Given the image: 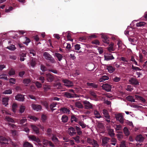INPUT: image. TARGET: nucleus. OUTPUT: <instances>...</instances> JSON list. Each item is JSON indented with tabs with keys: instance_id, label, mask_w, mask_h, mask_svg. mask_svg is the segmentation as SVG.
Listing matches in <instances>:
<instances>
[{
	"instance_id": "obj_56",
	"label": "nucleus",
	"mask_w": 147,
	"mask_h": 147,
	"mask_svg": "<svg viewBox=\"0 0 147 147\" xmlns=\"http://www.w3.org/2000/svg\"><path fill=\"white\" fill-rule=\"evenodd\" d=\"M35 84L36 86L38 88H40L41 87L42 85L38 81L36 82H35Z\"/></svg>"
},
{
	"instance_id": "obj_45",
	"label": "nucleus",
	"mask_w": 147,
	"mask_h": 147,
	"mask_svg": "<svg viewBox=\"0 0 147 147\" xmlns=\"http://www.w3.org/2000/svg\"><path fill=\"white\" fill-rule=\"evenodd\" d=\"M103 114L105 115L106 117L108 119H110L109 117L108 116V113H107V111L106 110L104 109L103 111Z\"/></svg>"
},
{
	"instance_id": "obj_55",
	"label": "nucleus",
	"mask_w": 147,
	"mask_h": 147,
	"mask_svg": "<svg viewBox=\"0 0 147 147\" xmlns=\"http://www.w3.org/2000/svg\"><path fill=\"white\" fill-rule=\"evenodd\" d=\"M17 106V105L15 103H13L12 106V110L14 112H16V109Z\"/></svg>"
},
{
	"instance_id": "obj_17",
	"label": "nucleus",
	"mask_w": 147,
	"mask_h": 147,
	"mask_svg": "<svg viewBox=\"0 0 147 147\" xmlns=\"http://www.w3.org/2000/svg\"><path fill=\"white\" fill-rule=\"evenodd\" d=\"M144 139V138L141 135L137 136L136 138V140L137 141L140 142H142Z\"/></svg>"
},
{
	"instance_id": "obj_64",
	"label": "nucleus",
	"mask_w": 147,
	"mask_h": 147,
	"mask_svg": "<svg viewBox=\"0 0 147 147\" xmlns=\"http://www.w3.org/2000/svg\"><path fill=\"white\" fill-rule=\"evenodd\" d=\"M120 147H127L124 141H123L121 143Z\"/></svg>"
},
{
	"instance_id": "obj_24",
	"label": "nucleus",
	"mask_w": 147,
	"mask_h": 147,
	"mask_svg": "<svg viewBox=\"0 0 147 147\" xmlns=\"http://www.w3.org/2000/svg\"><path fill=\"white\" fill-rule=\"evenodd\" d=\"M9 99V98L8 97L3 98L2 100L3 104L4 105H5V106H6L7 105H8Z\"/></svg>"
},
{
	"instance_id": "obj_2",
	"label": "nucleus",
	"mask_w": 147,
	"mask_h": 147,
	"mask_svg": "<svg viewBox=\"0 0 147 147\" xmlns=\"http://www.w3.org/2000/svg\"><path fill=\"white\" fill-rule=\"evenodd\" d=\"M43 56L46 59L49 61L51 63H56V61L54 58L48 52H44L43 53Z\"/></svg>"
},
{
	"instance_id": "obj_34",
	"label": "nucleus",
	"mask_w": 147,
	"mask_h": 147,
	"mask_svg": "<svg viewBox=\"0 0 147 147\" xmlns=\"http://www.w3.org/2000/svg\"><path fill=\"white\" fill-rule=\"evenodd\" d=\"M126 99L128 101L131 102H135V100L132 96H129L126 97Z\"/></svg>"
},
{
	"instance_id": "obj_23",
	"label": "nucleus",
	"mask_w": 147,
	"mask_h": 147,
	"mask_svg": "<svg viewBox=\"0 0 147 147\" xmlns=\"http://www.w3.org/2000/svg\"><path fill=\"white\" fill-rule=\"evenodd\" d=\"M43 86L44 91L45 92H47L51 89V86L47 84L43 85Z\"/></svg>"
},
{
	"instance_id": "obj_15",
	"label": "nucleus",
	"mask_w": 147,
	"mask_h": 147,
	"mask_svg": "<svg viewBox=\"0 0 147 147\" xmlns=\"http://www.w3.org/2000/svg\"><path fill=\"white\" fill-rule=\"evenodd\" d=\"M108 55L105 56V59L107 61H109L110 60L113 59H114V58L111 54L109 53H108Z\"/></svg>"
},
{
	"instance_id": "obj_30",
	"label": "nucleus",
	"mask_w": 147,
	"mask_h": 147,
	"mask_svg": "<svg viewBox=\"0 0 147 147\" xmlns=\"http://www.w3.org/2000/svg\"><path fill=\"white\" fill-rule=\"evenodd\" d=\"M94 114L95 116V117L97 118H100L102 117V116L100 114L99 112L96 110H95L94 111Z\"/></svg>"
},
{
	"instance_id": "obj_57",
	"label": "nucleus",
	"mask_w": 147,
	"mask_h": 147,
	"mask_svg": "<svg viewBox=\"0 0 147 147\" xmlns=\"http://www.w3.org/2000/svg\"><path fill=\"white\" fill-rule=\"evenodd\" d=\"M92 43L96 45H99V42L97 40H95L92 41Z\"/></svg>"
},
{
	"instance_id": "obj_31",
	"label": "nucleus",
	"mask_w": 147,
	"mask_h": 147,
	"mask_svg": "<svg viewBox=\"0 0 147 147\" xmlns=\"http://www.w3.org/2000/svg\"><path fill=\"white\" fill-rule=\"evenodd\" d=\"M109 79V77L107 76H103L101 78L99 79V81L100 82H101L104 81L106 80H107Z\"/></svg>"
},
{
	"instance_id": "obj_14",
	"label": "nucleus",
	"mask_w": 147,
	"mask_h": 147,
	"mask_svg": "<svg viewBox=\"0 0 147 147\" xmlns=\"http://www.w3.org/2000/svg\"><path fill=\"white\" fill-rule=\"evenodd\" d=\"M110 140L109 138L106 137L102 138V146H105L106 144L108 143Z\"/></svg>"
},
{
	"instance_id": "obj_27",
	"label": "nucleus",
	"mask_w": 147,
	"mask_h": 147,
	"mask_svg": "<svg viewBox=\"0 0 147 147\" xmlns=\"http://www.w3.org/2000/svg\"><path fill=\"white\" fill-rule=\"evenodd\" d=\"M86 84L88 86H91L94 88H97L98 86L97 84H95L94 83L87 82Z\"/></svg>"
},
{
	"instance_id": "obj_46",
	"label": "nucleus",
	"mask_w": 147,
	"mask_h": 147,
	"mask_svg": "<svg viewBox=\"0 0 147 147\" xmlns=\"http://www.w3.org/2000/svg\"><path fill=\"white\" fill-rule=\"evenodd\" d=\"M47 119V116L46 115L43 114L41 116V120L43 122H45Z\"/></svg>"
},
{
	"instance_id": "obj_54",
	"label": "nucleus",
	"mask_w": 147,
	"mask_h": 147,
	"mask_svg": "<svg viewBox=\"0 0 147 147\" xmlns=\"http://www.w3.org/2000/svg\"><path fill=\"white\" fill-rule=\"evenodd\" d=\"M79 125L82 126L83 128H84L86 127V125L83 123V122L80 121L78 123Z\"/></svg>"
},
{
	"instance_id": "obj_40",
	"label": "nucleus",
	"mask_w": 147,
	"mask_h": 147,
	"mask_svg": "<svg viewBox=\"0 0 147 147\" xmlns=\"http://www.w3.org/2000/svg\"><path fill=\"white\" fill-rule=\"evenodd\" d=\"M146 24V23L144 22H141L139 23H137L136 24L137 27H141L144 26Z\"/></svg>"
},
{
	"instance_id": "obj_59",
	"label": "nucleus",
	"mask_w": 147,
	"mask_h": 147,
	"mask_svg": "<svg viewBox=\"0 0 147 147\" xmlns=\"http://www.w3.org/2000/svg\"><path fill=\"white\" fill-rule=\"evenodd\" d=\"M92 144L95 147H96L98 146L97 142L95 140H93V142Z\"/></svg>"
},
{
	"instance_id": "obj_38",
	"label": "nucleus",
	"mask_w": 147,
	"mask_h": 147,
	"mask_svg": "<svg viewBox=\"0 0 147 147\" xmlns=\"http://www.w3.org/2000/svg\"><path fill=\"white\" fill-rule=\"evenodd\" d=\"M43 105L45 107V108L48 111H50L49 107V104L46 101H44L42 103Z\"/></svg>"
},
{
	"instance_id": "obj_32",
	"label": "nucleus",
	"mask_w": 147,
	"mask_h": 147,
	"mask_svg": "<svg viewBox=\"0 0 147 147\" xmlns=\"http://www.w3.org/2000/svg\"><path fill=\"white\" fill-rule=\"evenodd\" d=\"M68 119V117L66 115H63L61 118L62 122L63 123H66L67 122Z\"/></svg>"
},
{
	"instance_id": "obj_19",
	"label": "nucleus",
	"mask_w": 147,
	"mask_h": 147,
	"mask_svg": "<svg viewBox=\"0 0 147 147\" xmlns=\"http://www.w3.org/2000/svg\"><path fill=\"white\" fill-rule=\"evenodd\" d=\"M31 127L36 134L37 135L39 134V129L38 128L34 125H31Z\"/></svg>"
},
{
	"instance_id": "obj_43",
	"label": "nucleus",
	"mask_w": 147,
	"mask_h": 147,
	"mask_svg": "<svg viewBox=\"0 0 147 147\" xmlns=\"http://www.w3.org/2000/svg\"><path fill=\"white\" fill-rule=\"evenodd\" d=\"M25 109V107L23 105H21L20 107V112L21 113H22L24 112Z\"/></svg>"
},
{
	"instance_id": "obj_48",
	"label": "nucleus",
	"mask_w": 147,
	"mask_h": 147,
	"mask_svg": "<svg viewBox=\"0 0 147 147\" xmlns=\"http://www.w3.org/2000/svg\"><path fill=\"white\" fill-rule=\"evenodd\" d=\"M40 69L42 71H47V68L43 65H41Z\"/></svg>"
},
{
	"instance_id": "obj_36",
	"label": "nucleus",
	"mask_w": 147,
	"mask_h": 147,
	"mask_svg": "<svg viewBox=\"0 0 147 147\" xmlns=\"http://www.w3.org/2000/svg\"><path fill=\"white\" fill-rule=\"evenodd\" d=\"M23 147H33L32 145L28 142H24L23 144Z\"/></svg>"
},
{
	"instance_id": "obj_12",
	"label": "nucleus",
	"mask_w": 147,
	"mask_h": 147,
	"mask_svg": "<svg viewBox=\"0 0 147 147\" xmlns=\"http://www.w3.org/2000/svg\"><path fill=\"white\" fill-rule=\"evenodd\" d=\"M24 96L21 94H18L15 96L16 100L20 101H23L24 100Z\"/></svg>"
},
{
	"instance_id": "obj_62",
	"label": "nucleus",
	"mask_w": 147,
	"mask_h": 147,
	"mask_svg": "<svg viewBox=\"0 0 147 147\" xmlns=\"http://www.w3.org/2000/svg\"><path fill=\"white\" fill-rule=\"evenodd\" d=\"M120 78L116 77L113 79V80L115 82H118L120 81Z\"/></svg>"
},
{
	"instance_id": "obj_6",
	"label": "nucleus",
	"mask_w": 147,
	"mask_h": 147,
	"mask_svg": "<svg viewBox=\"0 0 147 147\" xmlns=\"http://www.w3.org/2000/svg\"><path fill=\"white\" fill-rule=\"evenodd\" d=\"M102 87L103 89L107 92H109L111 90L112 86L107 83L104 84L102 85Z\"/></svg>"
},
{
	"instance_id": "obj_49",
	"label": "nucleus",
	"mask_w": 147,
	"mask_h": 147,
	"mask_svg": "<svg viewBox=\"0 0 147 147\" xmlns=\"http://www.w3.org/2000/svg\"><path fill=\"white\" fill-rule=\"evenodd\" d=\"M73 138L78 143L80 142V137L79 136H77L76 137H74Z\"/></svg>"
},
{
	"instance_id": "obj_61",
	"label": "nucleus",
	"mask_w": 147,
	"mask_h": 147,
	"mask_svg": "<svg viewBox=\"0 0 147 147\" xmlns=\"http://www.w3.org/2000/svg\"><path fill=\"white\" fill-rule=\"evenodd\" d=\"M80 48V45L76 44L75 46V49L76 50H79Z\"/></svg>"
},
{
	"instance_id": "obj_9",
	"label": "nucleus",
	"mask_w": 147,
	"mask_h": 147,
	"mask_svg": "<svg viewBox=\"0 0 147 147\" xmlns=\"http://www.w3.org/2000/svg\"><path fill=\"white\" fill-rule=\"evenodd\" d=\"M65 97L68 98H72L76 97L77 94H72L68 92H65L64 93Z\"/></svg>"
},
{
	"instance_id": "obj_50",
	"label": "nucleus",
	"mask_w": 147,
	"mask_h": 147,
	"mask_svg": "<svg viewBox=\"0 0 147 147\" xmlns=\"http://www.w3.org/2000/svg\"><path fill=\"white\" fill-rule=\"evenodd\" d=\"M12 92V90L10 89H9L8 90H5L3 92V93L5 94H11Z\"/></svg>"
},
{
	"instance_id": "obj_29",
	"label": "nucleus",
	"mask_w": 147,
	"mask_h": 147,
	"mask_svg": "<svg viewBox=\"0 0 147 147\" xmlns=\"http://www.w3.org/2000/svg\"><path fill=\"white\" fill-rule=\"evenodd\" d=\"M52 137L51 138L52 141L54 142H58L59 141L58 138L56 137V135L54 134H52Z\"/></svg>"
},
{
	"instance_id": "obj_53",
	"label": "nucleus",
	"mask_w": 147,
	"mask_h": 147,
	"mask_svg": "<svg viewBox=\"0 0 147 147\" xmlns=\"http://www.w3.org/2000/svg\"><path fill=\"white\" fill-rule=\"evenodd\" d=\"M7 48L9 49L12 51H14L16 49L15 46L13 45H12L10 46L7 47Z\"/></svg>"
},
{
	"instance_id": "obj_10",
	"label": "nucleus",
	"mask_w": 147,
	"mask_h": 147,
	"mask_svg": "<svg viewBox=\"0 0 147 147\" xmlns=\"http://www.w3.org/2000/svg\"><path fill=\"white\" fill-rule=\"evenodd\" d=\"M47 80L48 82H52L54 79V77L52 74H46Z\"/></svg>"
},
{
	"instance_id": "obj_3",
	"label": "nucleus",
	"mask_w": 147,
	"mask_h": 147,
	"mask_svg": "<svg viewBox=\"0 0 147 147\" xmlns=\"http://www.w3.org/2000/svg\"><path fill=\"white\" fill-rule=\"evenodd\" d=\"M115 117L117 120L121 124L124 123V119L121 114L119 113L115 115Z\"/></svg>"
},
{
	"instance_id": "obj_25",
	"label": "nucleus",
	"mask_w": 147,
	"mask_h": 147,
	"mask_svg": "<svg viewBox=\"0 0 147 147\" xmlns=\"http://www.w3.org/2000/svg\"><path fill=\"white\" fill-rule=\"evenodd\" d=\"M113 43L112 42L109 45V47L107 48V49L110 52L112 53L111 51H114L113 48ZM114 53V52H113Z\"/></svg>"
},
{
	"instance_id": "obj_42",
	"label": "nucleus",
	"mask_w": 147,
	"mask_h": 147,
	"mask_svg": "<svg viewBox=\"0 0 147 147\" xmlns=\"http://www.w3.org/2000/svg\"><path fill=\"white\" fill-rule=\"evenodd\" d=\"M31 82V80L29 79H25L24 80L23 82L26 85L29 84Z\"/></svg>"
},
{
	"instance_id": "obj_16",
	"label": "nucleus",
	"mask_w": 147,
	"mask_h": 147,
	"mask_svg": "<svg viewBox=\"0 0 147 147\" xmlns=\"http://www.w3.org/2000/svg\"><path fill=\"white\" fill-rule=\"evenodd\" d=\"M107 69L109 72L110 73H113L115 70V69L112 66L109 65L107 66Z\"/></svg>"
},
{
	"instance_id": "obj_21",
	"label": "nucleus",
	"mask_w": 147,
	"mask_h": 147,
	"mask_svg": "<svg viewBox=\"0 0 147 147\" xmlns=\"http://www.w3.org/2000/svg\"><path fill=\"white\" fill-rule=\"evenodd\" d=\"M60 110L62 111L63 113H65L69 114L70 112V110L69 109H67L65 107L61 108L60 109Z\"/></svg>"
},
{
	"instance_id": "obj_52",
	"label": "nucleus",
	"mask_w": 147,
	"mask_h": 147,
	"mask_svg": "<svg viewBox=\"0 0 147 147\" xmlns=\"http://www.w3.org/2000/svg\"><path fill=\"white\" fill-rule=\"evenodd\" d=\"M26 40L25 42H23L24 44H26V45H28V44L30 42V39L27 37H26Z\"/></svg>"
},
{
	"instance_id": "obj_13",
	"label": "nucleus",
	"mask_w": 147,
	"mask_h": 147,
	"mask_svg": "<svg viewBox=\"0 0 147 147\" xmlns=\"http://www.w3.org/2000/svg\"><path fill=\"white\" fill-rule=\"evenodd\" d=\"M101 37L102 38V40L104 43L107 44H109V39L108 37L107 36L105 35L102 34V35Z\"/></svg>"
},
{
	"instance_id": "obj_35",
	"label": "nucleus",
	"mask_w": 147,
	"mask_h": 147,
	"mask_svg": "<svg viewBox=\"0 0 147 147\" xmlns=\"http://www.w3.org/2000/svg\"><path fill=\"white\" fill-rule=\"evenodd\" d=\"M5 119L9 122L14 123V121L12 118L6 116Z\"/></svg>"
},
{
	"instance_id": "obj_5",
	"label": "nucleus",
	"mask_w": 147,
	"mask_h": 147,
	"mask_svg": "<svg viewBox=\"0 0 147 147\" xmlns=\"http://www.w3.org/2000/svg\"><path fill=\"white\" fill-rule=\"evenodd\" d=\"M75 128L71 127L69 128L68 129V133L71 136H72L76 134V132L75 130Z\"/></svg>"
},
{
	"instance_id": "obj_28",
	"label": "nucleus",
	"mask_w": 147,
	"mask_h": 147,
	"mask_svg": "<svg viewBox=\"0 0 147 147\" xmlns=\"http://www.w3.org/2000/svg\"><path fill=\"white\" fill-rule=\"evenodd\" d=\"M30 138L32 140L38 143L40 142V140L38 138L34 136H32L30 137Z\"/></svg>"
},
{
	"instance_id": "obj_39",
	"label": "nucleus",
	"mask_w": 147,
	"mask_h": 147,
	"mask_svg": "<svg viewBox=\"0 0 147 147\" xmlns=\"http://www.w3.org/2000/svg\"><path fill=\"white\" fill-rule=\"evenodd\" d=\"M124 132L126 136H128L129 135V132L128 129L126 127H124L123 129Z\"/></svg>"
},
{
	"instance_id": "obj_63",
	"label": "nucleus",
	"mask_w": 147,
	"mask_h": 147,
	"mask_svg": "<svg viewBox=\"0 0 147 147\" xmlns=\"http://www.w3.org/2000/svg\"><path fill=\"white\" fill-rule=\"evenodd\" d=\"M25 74V72L24 71H20L19 72V75L20 77H23V75L24 74Z\"/></svg>"
},
{
	"instance_id": "obj_8",
	"label": "nucleus",
	"mask_w": 147,
	"mask_h": 147,
	"mask_svg": "<svg viewBox=\"0 0 147 147\" xmlns=\"http://www.w3.org/2000/svg\"><path fill=\"white\" fill-rule=\"evenodd\" d=\"M31 107L33 110L37 111H40L42 108L40 105L34 104L32 105Z\"/></svg>"
},
{
	"instance_id": "obj_58",
	"label": "nucleus",
	"mask_w": 147,
	"mask_h": 147,
	"mask_svg": "<svg viewBox=\"0 0 147 147\" xmlns=\"http://www.w3.org/2000/svg\"><path fill=\"white\" fill-rule=\"evenodd\" d=\"M9 82L10 83H12V84H14L15 83L16 79L15 78H10L9 79Z\"/></svg>"
},
{
	"instance_id": "obj_26",
	"label": "nucleus",
	"mask_w": 147,
	"mask_h": 147,
	"mask_svg": "<svg viewBox=\"0 0 147 147\" xmlns=\"http://www.w3.org/2000/svg\"><path fill=\"white\" fill-rule=\"evenodd\" d=\"M55 56L57 58L59 61H61L63 58V56L61 54L56 53L55 54Z\"/></svg>"
},
{
	"instance_id": "obj_11",
	"label": "nucleus",
	"mask_w": 147,
	"mask_h": 147,
	"mask_svg": "<svg viewBox=\"0 0 147 147\" xmlns=\"http://www.w3.org/2000/svg\"><path fill=\"white\" fill-rule=\"evenodd\" d=\"M62 82L66 84L65 85L68 87H70L73 86V83L67 79H63Z\"/></svg>"
},
{
	"instance_id": "obj_47",
	"label": "nucleus",
	"mask_w": 147,
	"mask_h": 147,
	"mask_svg": "<svg viewBox=\"0 0 147 147\" xmlns=\"http://www.w3.org/2000/svg\"><path fill=\"white\" fill-rule=\"evenodd\" d=\"M15 72L14 69H11L9 72L8 74L9 76L14 75L15 74Z\"/></svg>"
},
{
	"instance_id": "obj_41",
	"label": "nucleus",
	"mask_w": 147,
	"mask_h": 147,
	"mask_svg": "<svg viewBox=\"0 0 147 147\" xmlns=\"http://www.w3.org/2000/svg\"><path fill=\"white\" fill-rule=\"evenodd\" d=\"M28 117L30 119H32L33 121H36L38 119V118L34 116L29 115L28 116Z\"/></svg>"
},
{
	"instance_id": "obj_4",
	"label": "nucleus",
	"mask_w": 147,
	"mask_h": 147,
	"mask_svg": "<svg viewBox=\"0 0 147 147\" xmlns=\"http://www.w3.org/2000/svg\"><path fill=\"white\" fill-rule=\"evenodd\" d=\"M85 108L86 109H92L93 108L92 105L87 100L83 101Z\"/></svg>"
},
{
	"instance_id": "obj_37",
	"label": "nucleus",
	"mask_w": 147,
	"mask_h": 147,
	"mask_svg": "<svg viewBox=\"0 0 147 147\" xmlns=\"http://www.w3.org/2000/svg\"><path fill=\"white\" fill-rule=\"evenodd\" d=\"M76 106L78 108L81 109L83 108V106L81 103L79 102H76L75 103Z\"/></svg>"
},
{
	"instance_id": "obj_60",
	"label": "nucleus",
	"mask_w": 147,
	"mask_h": 147,
	"mask_svg": "<svg viewBox=\"0 0 147 147\" xmlns=\"http://www.w3.org/2000/svg\"><path fill=\"white\" fill-rule=\"evenodd\" d=\"M27 119H22L20 120V123L21 124H23L24 123L26 122Z\"/></svg>"
},
{
	"instance_id": "obj_20",
	"label": "nucleus",
	"mask_w": 147,
	"mask_h": 147,
	"mask_svg": "<svg viewBox=\"0 0 147 147\" xmlns=\"http://www.w3.org/2000/svg\"><path fill=\"white\" fill-rule=\"evenodd\" d=\"M135 98L137 99L138 100H140L141 101V102L143 103H145L146 102V100L145 99L143 98L142 97L138 96L136 95L135 96Z\"/></svg>"
},
{
	"instance_id": "obj_44",
	"label": "nucleus",
	"mask_w": 147,
	"mask_h": 147,
	"mask_svg": "<svg viewBox=\"0 0 147 147\" xmlns=\"http://www.w3.org/2000/svg\"><path fill=\"white\" fill-rule=\"evenodd\" d=\"M0 79L7 80V75L4 74H3L0 75Z\"/></svg>"
},
{
	"instance_id": "obj_18",
	"label": "nucleus",
	"mask_w": 147,
	"mask_h": 147,
	"mask_svg": "<svg viewBox=\"0 0 147 147\" xmlns=\"http://www.w3.org/2000/svg\"><path fill=\"white\" fill-rule=\"evenodd\" d=\"M36 64V59L35 58H32L30 61V64L32 67L34 68Z\"/></svg>"
},
{
	"instance_id": "obj_33",
	"label": "nucleus",
	"mask_w": 147,
	"mask_h": 147,
	"mask_svg": "<svg viewBox=\"0 0 147 147\" xmlns=\"http://www.w3.org/2000/svg\"><path fill=\"white\" fill-rule=\"evenodd\" d=\"M75 127L77 131L78 134L80 136L81 135L82 133L81 131V129L77 126H75Z\"/></svg>"
},
{
	"instance_id": "obj_51",
	"label": "nucleus",
	"mask_w": 147,
	"mask_h": 147,
	"mask_svg": "<svg viewBox=\"0 0 147 147\" xmlns=\"http://www.w3.org/2000/svg\"><path fill=\"white\" fill-rule=\"evenodd\" d=\"M77 121L78 119L74 116H71V122H73L74 121L77 122Z\"/></svg>"
},
{
	"instance_id": "obj_1",
	"label": "nucleus",
	"mask_w": 147,
	"mask_h": 147,
	"mask_svg": "<svg viewBox=\"0 0 147 147\" xmlns=\"http://www.w3.org/2000/svg\"><path fill=\"white\" fill-rule=\"evenodd\" d=\"M0 143L3 146H7L9 143H11L13 145H15L10 138H6L3 136H0Z\"/></svg>"
},
{
	"instance_id": "obj_22",
	"label": "nucleus",
	"mask_w": 147,
	"mask_h": 147,
	"mask_svg": "<svg viewBox=\"0 0 147 147\" xmlns=\"http://www.w3.org/2000/svg\"><path fill=\"white\" fill-rule=\"evenodd\" d=\"M108 134L111 138L114 137L115 134L114 132V131L113 129H109L108 131Z\"/></svg>"
},
{
	"instance_id": "obj_7",
	"label": "nucleus",
	"mask_w": 147,
	"mask_h": 147,
	"mask_svg": "<svg viewBox=\"0 0 147 147\" xmlns=\"http://www.w3.org/2000/svg\"><path fill=\"white\" fill-rule=\"evenodd\" d=\"M130 84L134 85H139V82L137 79L134 78H131L129 80Z\"/></svg>"
}]
</instances>
